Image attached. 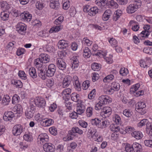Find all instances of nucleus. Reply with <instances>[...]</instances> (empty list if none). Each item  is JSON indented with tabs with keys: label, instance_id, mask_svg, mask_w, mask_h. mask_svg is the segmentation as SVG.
Here are the masks:
<instances>
[{
	"label": "nucleus",
	"instance_id": "1",
	"mask_svg": "<svg viewBox=\"0 0 152 152\" xmlns=\"http://www.w3.org/2000/svg\"><path fill=\"white\" fill-rule=\"evenodd\" d=\"M34 103L33 102H31L30 103L29 107L26 111L25 115L26 117L28 119L31 118L33 117L35 112V107L34 105Z\"/></svg>",
	"mask_w": 152,
	"mask_h": 152
},
{
	"label": "nucleus",
	"instance_id": "2",
	"mask_svg": "<svg viewBox=\"0 0 152 152\" xmlns=\"http://www.w3.org/2000/svg\"><path fill=\"white\" fill-rule=\"evenodd\" d=\"M33 102H34V104H35L38 107L43 108L45 106L46 102L42 97H37Z\"/></svg>",
	"mask_w": 152,
	"mask_h": 152
},
{
	"label": "nucleus",
	"instance_id": "3",
	"mask_svg": "<svg viewBox=\"0 0 152 152\" xmlns=\"http://www.w3.org/2000/svg\"><path fill=\"white\" fill-rule=\"evenodd\" d=\"M145 107L146 105L145 102H139L137 103V106L136 105L135 109L138 112L143 115L146 113L145 109Z\"/></svg>",
	"mask_w": 152,
	"mask_h": 152
},
{
	"label": "nucleus",
	"instance_id": "4",
	"mask_svg": "<svg viewBox=\"0 0 152 152\" xmlns=\"http://www.w3.org/2000/svg\"><path fill=\"white\" fill-rule=\"evenodd\" d=\"M56 69V66L53 64H49L48 67V69L46 70V75L48 77L53 76L54 74Z\"/></svg>",
	"mask_w": 152,
	"mask_h": 152
},
{
	"label": "nucleus",
	"instance_id": "5",
	"mask_svg": "<svg viewBox=\"0 0 152 152\" xmlns=\"http://www.w3.org/2000/svg\"><path fill=\"white\" fill-rule=\"evenodd\" d=\"M39 121L41 124L44 126H49L54 123L53 120L50 118H40Z\"/></svg>",
	"mask_w": 152,
	"mask_h": 152
},
{
	"label": "nucleus",
	"instance_id": "6",
	"mask_svg": "<svg viewBox=\"0 0 152 152\" xmlns=\"http://www.w3.org/2000/svg\"><path fill=\"white\" fill-rule=\"evenodd\" d=\"M16 31L21 34H24L26 32V26L22 23L18 24L16 26Z\"/></svg>",
	"mask_w": 152,
	"mask_h": 152
},
{
	"label": "nucleus",
	"instance_id": "7",
	"mask_svg": "<svg viewBox=\"0 0 152 152\" xmlns=\"http://www.w3.org/2000/svg\"><path fill=\"white\" fill-rule=\"evenodd\" d=\"M99 99L100 102L103 104H106L111 103L112 100V98L108 95H102L99 96Z\"/></svg>",
	"mask_w": 152,
	"mask_h": 152
},
{
	"label": "nucleus",
	"instance_id": "8",
	"mask_svg": "<svg viewBox=\"0 0 152 152\" xmlns=\"http://www.w3.org/2000/svg\"><path fill=\"white\" fill-rule=\"evenodd\" d=\"M23 130V127L20 124L15 125L13 128V134L15 136L19 135L22 132Z\"/></svg>",
	"mask_w": 152,
	"mask_h": 152
},
{
	"label": "nucleus",
	"instance_id": "9",
	"mask_svg": "<svg viewBox=\"0 0 152 152\" xmlns=\"http://www.w3.org/2000/svg\"><path fill=\"white\" fill-rule=\"evenodd\" d=\"M57 66L61 70H64L66 68V65L65 62L61 58H57L56 60Z\"/></svg>",
	"mask_w": 152,
	"mask_h": 152
},
{
	"label": "nucleus",
	"instance_id": "10",
	"mask_svg": "<svg viewBox=\"0 0 152 152\" xmlns=\"http://www.w3.org/2000/svg\"><path fill=\"white\" fill-rule=\"evenodd\" d=\"M71 92L72 90L70 88H67L64 90L62 93L64 99L65 100H66V99L69 100L70 98Z\"/></svg>",
	"mask_w": 152,
	"mask_h": 152
},
{
	"label": "nucleus",
	"instance_id": "11",
	"mask_svg": "<svg viewBox=\"0 0 152 152\" xmlns=\"http://www.w3.org/2000/svg\"><path fill=\"white\" fill-rule=\"evenodd\" d=\"M58 46L60 49H66L69 46L68 42L64 39L60 40L58 43Z\"/></svg>",
	"mask_w": 152,
	"mask_h": 152
},
{
	"label": "nucleus",
	"instance_id": "12",
	"mask_svg": "<svg viewBox=\"0 0 152 152\" xmlns=\"http://www.w3.org/2000/svg\"><path fill=\"white\" fill-rule=\"evenodd\" d=\"M43 148L47 152H53L54 151V145L50 143H45L43 145Z\"/></svg>",
	"mask_w": 152,
	"mask_h": 152
},
{
	"label": "nucleus",
	"instance_id": "13",
	"mask_svg": "<svg viewBox=\"0 0 152 152\" xmlns=\"http://www.w3.org/2000/svg\"><path fill=\"white\" fill-rule=\"evenodd\" d=\"M72 77L69 75L66 76L62 82V86L64 88L68 87L71 83Z\"/></svg>",
	"mask_w": 152,
	"mask_h": 152
},
{
	"label": "nucleus",
	"instance_id": "14",
	"mask_svg": "<svg viewBox=\"0 0 152 152\" xmlns=\"http://www.w3.org/2000/svg\"><path fill=\"white\" fill-rule=\"evenodd\" d=\"M14 116V114L12 111L5 112L4 114L3 118L5 121H7L12 120V118Z\"/></svg>",
	"mask_w": 152,
	"mask_h": 152
},
{
	"label": "nucleus",
	"instance_id": "15",
	"mask_svg": "<svg viewBox=\"0 0 152 152\" xmlns=\"http://www.w3.org/2000/svg\"><path fill=\"white\" fill-rule=\"evenodd\" d=\"M138 8V5L131 4L127 7L126 11L128 13L132 14L135 12Z\"/></svg>",
	"mask_w": 152,
	"mask_h": 152
},
{
	"label": "nucleus",
	"instance_id": "16",
	"mask_svg": "<svg viewBox=\"0 0 152 152\" xmlns=\"http://www.w3.org/2000/svg\"><path fill=\"white\" fill-rule=\"evenodd\" d=\"M85 109V106L81 103H79L77 104L76 112L79 115H80L83 113Z\"/></svg>",
	"mask_w": 152,
	"mask_h": 152
},
{
	"label": "nucleus",
	"instance_id": "17",
	"mask_svg": "<svg viewBox=\"0 0 152 152\" xmlns=\"http://www.w3.org/2000/svg\"><path fill=\"white\" fill-rule=\"evenodd\" d=\"M50 7L52 9L57 10L59 7L58 0H50Z\"/></svg>",
	"mask_w": 152,
	"mask_h": 152
},
{
	"label": "nucleus",
	"instance_id": "18",
	"mask_svg": "<svg viewBox=\"0 0 152 152\" xmlns=\"http://www.w3.org/2000/svg\"><path fill=\"white\" fill-rule=\"evenodd\" d=\"M21 18L22 19L29 22L31 19L32 15L29 14L28 12H24L22 13V14L21 15Z\"/></svg>",
	"mask_w": 152,
	"mask_h": 152
},
{
	"label": "nucleus",
	"instance_id": "19",
	"mask_svg": "<svg viewBox=\"0 0 152 152\" xmlns=\"http://www.w3.org/2000/svg\"><path fill=\"white\" fill-rule=\"evenodd\" d=\"M39 57L42 61V63H46L50 61V56L47 54L42 53L39 56Z\"/></svg>",
	"mask_w": 152,
	"mask_h": 152
},
{
	"label": "nucleus",
	"instance_id": "20",
	"mask_svg": "<svg viewBox=\"0 0 152 152\" xmlns=\"http://www.w3.org/2000/svg\"><path fill=\"white\" fill-rule=\"evenodd\" d=\"M49 137L46 133H44L40 134L38 137L37 140H40L42 143L48 141Z\"/></svg>",
	"mask_w": 152,
	"mask_h": 152
},
{
	"label": "nucleus",
	"instance_id": "21",
	"mask_svg": "<svg viewBox=\"0 0 152 152\" xmlns=\"http://www.w3.org/2000/svg\"><path fill=\"white\" fill-rule=\"evenodd\" d=\"M132 136L137 140L141 139L143 137V135L140 131H135L131 133Z\"/></svg>",
	"mask_w": 152,
	"mask_h": 152
},
{
	"label": "nucleus",
	"instance_id": "22",
	"mask_svg": "<svg viewBox=\"0 0 152 152\" xmlns=\"http://www.w3.org/2000/svg\"><path fill=\"white\" fill-rule=\"evenodd\" d=\"M102 112L105 117H109L112 113L111 108L108 106L104 107L102 109Z\"/></svg>",
	"mask_w": 152,
	"mask_h": 152
},
{
	"label": "nucleus",
	"instance_id": "23",
	"mask_svg": "<svg viewBox=\"0 0 152 152\" xmlns=\"http://www.w3.org/2000/svg\"><path fill=\"white\" fill-rule=\"evenodd\" d=\"M133 147L135 152H141L142 151L141 145L138 143H134L133 144Z\"/></svg>",
	"mask_w": 152,
	"mask_h": 152
},
{
	"label": "nucleus",
	"instance_id": "24",
	"mask_svg": "<svg viewBox=\"0 0 152 152\" xmlns=\"http://www.w3.org/2000/svg\"><path fill=\"white\" fill-rule=\"evenodd\" d=\"M146 133L150 136H152V123L149 122L146 125Z\"/></svg>",
	"mask_w": 152,
	"mask_h": 152
},
{
	"label": "nucleus",
	"instance_id": "25",
	"mask_svg": "<svg viewBox=\"0 0 152 152\" xmlns=\"http://www.w3.org/2000/svg\"><path fill=\"white\" fill-rule=\"evenodd\" d=\"M96 132V130H94L92 128H90V129H88V132L87 135L88 137L89 138H93L94 136L95 135Z\"/></svg>",
	"mask_w": 152,
	"mask_h": 152
},
{
	"label": "nucleus",
	"instance_id": "26",
	"mask_svg": "<svg viewBox=\"0 0 152 152\" xmlns=\"http://www.w3.org/2000/svg\"><path fill=\"white\" fill-rule=\"evenodd\" d=\"M88 14L91 16H94L98 12L99 9L96 7H94L90 8Z\"/></svg>",
	"mask_w": 152,
	"mask_h": 152
},
{
	"label": "nucleus",
	"instance_id": "27",
	"mask_svg": "<svg viewBox=\"0 0 152 152\" xmlns=\"http://www.w3.org/2000/svg\"><path fill=\"white\" fill-rule=\"evenodd\" d=\"M29 74L31 77L33 79L36 78L37 77V74L35 69L31 67L29 70Z\"/></svg>",
	"mask_w": 152,
	"mask_h": 152
},
{
	"label": "nucleus",
	"instance_id": "28",
	"mask_svg": "<svg viewBox=\"0 0 152 152\" xmlns=\"http://www.w3.org/2000/svg\"><path fill=\"white\" fill-rule=\"evenodd\" d=\"M149 34L150 33L149 31L143 30L138 35V36L140 39H142V38H148Z\"/></svg>",
	"mask_w": 152,
	"mask_h": 152
},
{
	"label": "nucleus",
	"instance_id": "29",
	"mask_svg": "<svg viewBox=\"0 0 152 152\" xmlns=\"http://www.w3.org/2000/svg\"><path fill=\"white\" fill-rule=\"evenodd\" d=\"M91 55V52L89 49L86 47L83 50V56L85 58H88Z\"/></svg>",
	"mask_w": 152,
	"mask_h": 152
},
{
	"label": "nucleus",
	"instance_id": "30",
	"mask_svg": "<svg viewBox=\"0 0 152 152\" xmlns=\"http://www.w3.org/2000/svg\"><path fill=\"white\" fill-rule=\"evenodd\" d=\"M111 87L115 91H117L120 89V86L118 83L113 82L111 84Z\"/></svg>",
	"mask_w": 152,
	"mask_h": 152
},
{
	"label": "nucleus",
	"instance_id": "31",
	"mask_svg": "<svg viewBox=\"0 0 152 152\" xmlns=\"http://www.w3.org/2000/svg\"><path fill=\"white\" fill-rule=\"evenodd\" d=\"M9 13L7 12L4 11L1 14V17L2 20H7L9 18Z\"/></svg>",
	"mask_w": 152,
	"mask_h": 152
},
{
	"label": "nucleus",
	"instance_id": "32",
	"mask_svg": "<svg viewBox=\"0 0 152 152\" xmlns=\"http://www.w3.org/2000/svg\"><path fill=\"white\" fill-rule=\"evenodd\" d=\"M10 100V97L8 95H6L3 98L2 102L4 105L8 104Z\"/></svg>",
	"mask_w": 152,
	"mask_h": 152
},
{
	"label": "nucleus",
	"instance_id": "33",
	"mask_svg": "<svg viewBox=\"0 0 152 152\" xmlns=\"http://www.w3.org/2000/svg\"><path fill=\"white\" fill-rule=\"evenodd\" d=\"M12 84L15 85L16 87L21 88L23 86V84L21 81L19 80H12L11 81Z\"/></svg>",
	"mask_w": 152,
	"mask_h": 152
},
{
	"label": "nucleus",
	"instance_id": "34",
	"mask_svg": "<svg viewBox=\"0 0 152 152\" xmlns=\"http://www.w3.org/2000/svg\"><path fill=\"white\" fill-rule=\"evenodd\" d=\"M110 129L112 131L118 132L120 130L119 127L117 125L111 124L109 127Z\"/></svg>",
	"mask_w": 152,
	"mask_h": 152
},
{
	"label": "nucleus",
	"instance_id": "35",
	"mask_svg": "<svg viewBox=\"0 0 152 152\" xmlns=\"http://www.w3.org/2000/svg\"><path fill=\"white\" fill-rule=\"evenodd\" d=\"M67 139L68 140H73L76 136V134L75 133H73L71 130L68 132V133L67 135Z\"/></svg>",
	"mask_w": 152,
	"mask_h": 152
},
{
	"label": "nucleus",
	"instance_id": "36",
	"mask_svg": "<svg viewBox=\"0 0 152 152\" xmlns=\"http://www.w3.org/2000/svg\"><path fill=\"white\" fill-rule=\"evenodd\" d=\"M70 97L71 99L74 102H77L79 101V95L76 93H72Z\"/></svg>",
	"mask_w": 152,
	"mask_h": 152
},
{
	"label": "nucleus",
	"instance_id": "37",
	"mask_svg": "<svg viewBox=\"0 0 152 152\" xmlns=\"http://www.w3.org/2000/svg\"><path fill=\"white\" fill-rule=\"evenodd\" d=\"M101 68V65L100 64L97 63H94L91 65V68L94 71H97L100 70Z\"/></svg>",
	"mask_w": 152,
	"mask_h": 152
},
{
	"label": "nucleus",
	"instance_id": "38",
	"mask_svg": "<svg viewBox=\"0 0 152 152\" xmlns=\"http://www.w3.org/2000/svg\"><path fill=\"white\" fill-rule=\"evenodd\" d=\"M114 78V76L112 74L108 75L106 76L103 79V81L105 82H110L111 80L113 79Z\"/></svg>",
	"mask_w": 152,
	"mask_h": 152
},
{
	"label": "nucleus",
	"instance_id": "39",
	"mask_svg": "<svg viewBox=\"0 0 152 152\" xmlns=\"http://www.w3.org/2000/svg\"><path fill=\"white\" fill-rule=\"evenodd\" d=\"M100 123V120L97 118L92 119L91 120V123L92 124L96 125L98 128L99 127Z\"/></svg>",
	"mask_w": 152,
	"mask_h": 152
},
{
	"label": "nucleus",
	"instance_id": "40",
	"mask_svg": "<svg viewBox=\"0 0 152 152\" xmlns=\"http://www.w3.org/2000/svg\"><path fill=\"white\" fill-rule=\"evenodd\" d=\"M140 86V84L139 83H137L133 86L130 89V92L132 94H133L138 90Z\"/></svg>",
	"mask_w": 152,
	"mask_h": 152
},
{
	"label": "nucleus",
	"instance_id": "41",
	"mask_svg": "<svg viewBox=\"0 0 152 152\" xmlns=\"http://www.w3.org/2000/svg\"><path fill=\"white\" fill-rule=\"evenodd\" d=\"M109 124V122L107 121H102V122L100 121L99 128H105L108 126Z\"/></svg>",
	"mask_w": 152,
	"mask_h": 152
},
{
	"label": "nucleus",
	"instance_id": "42",
	"mask_svg": "<svg viewBox=\"0 0 152 152\" xmlns=\"http://www.w3.org/2000/svg\"><path fill=\"white\" fill-rule=\"evenodd\" d=\"M64 19V17L63 16H60L57 19H56L54 21V23L55 24L60 25L63 22Z\"/></svg>",
	"mask_w": 152,
	"mask_h": 152
},
{
	"label": "nucleus",
	"instance_id": "43",
	"mask_svg": "<svg viewBox=\"0 0 152 152\" xmlns=\"http://www.w3.org/2000/svg\"><path fill=\"white\" fill-rule=\"evenodd\" d=\"M73 85L75 89L78 91H80L81 90L80 83L77 80H76L73 83Z\"/></svg>",
	"mask_w": 152,
	"mask_h": 152
},
{
	"label": "nucleus",
	"instance_id": "44",
	"mask_svg": "<svg viewBox=\"0 0 152 152\" xmlns=\"http://www.w3.org/2000/svg\"><path fill=\"white\" fill-rule=\"evenodd\" d=\"M149 122L148 119H143L138 124V126L140 127H141L142 126L145 125V124L147 125Z\"/></svg>",
	"mask_w": 152,
	"mask_h": 152
},
{
	"label": "nucleus",
	"instance_id": "45",
	"mask_svg": "<svg viewBox=\"0 0 152 152\" xmlns=\"http://www.w3.org/2000/svg\"><path fill=\"white\" fill-rule=\"evenodd\" d=\"M93 108L91 107H88L86 110V115L88 117H90L93 115Z\"/></svg>",
	"mask_w": 152,
	"mask_h": 152
},
{
	"label": "nucleus",
	"instance_id": "46",
	"mask_svg": "<svg viewBox=\"0 0 152 152\" xmlns=\"http://www.w3.org/2000/svg\"><path fill=\"white\" fill-rule=\"evenodd\" d=\"M19 97L17 95L15 94L12 97V103L14 104H17L19 102Z\"/></svg>",
	"mask_w": 152,
	"mask_h": 152
},
{
	"label": "nucleus",
	"instance_id": "47",
	"mask_svg": "<svg viewBox=\"0 0 152 152\" xmlns=\"http://www.w3.org/2000/svg\"><path fill=\"white\" fill-rule=\"evenodd\" d=\"M120 74L123 76H126L128 73V71L127 68H121L119 71Z\"/></svg>",
	"mask_w": 152,
	"mask_h": 152
},
{
	"label": "nucleus",
	"instance_id": "48",
	"mask_svg": "<svg viewBox=\"0 0 152 152\" xmlns=\"http://www.w3.org/2000/svg\"><path fill=\"white\" fill-rule=\"evenodd\" d=\"M93 56L95 55L96 56H99L100 57H103L104 58L106 55V53L103 52L102 51H100L96 53H92Z\"/></svg>",
	"mask_w": 152,
	"mask_h": 152
},
{
	"label": "nucleus",
	"instance_id": "49",
	"mask_svg": "<svg viewBox=\"0 0 152 152\" xmlns=\"http://www.w3.org/2000/svg\"><path fill=\"white\" fill-rule=\"evenodd\" d=\"M18 75L22 79L25 80L27 79L26 75L23 71H19Z\"/></svg>",
	"mask_w": 152,
	"mask_h": 152
},
{
	"label": "nucleus",
	"instance_id": "50",
	"mask_svg": "<svg viewBox=\"0 0 152 152\" xmlns=\"http://www.w3.org/2000/svg\"><path fill=\"white\" fill-rule=\"evenodd\" d=\"M49 131L51 134L54 135H56L57 134V129L54 126L49 128Z\"/></svg>",
	"mask_w": 152,
	"mask_h": 152
},
{
	"label": "nucleus",
	"instance_id": "51",
	"mask_svg": "<svg viewBox=\"0 0 152 152\" xmlns=\"http://www.w3.org/2000/svg\"><path fill=\"white\" fill-rule=\"evenodd\" d=\"M14 108L16 110L17 113L20 114L22 112V107L21 106L20 104H18L17 106H15Z\"/></svg>",
	"mask_w": 152,
	"mask_h": 152
},
{
	"label": "nucleus",
	"instance_id": "52",
	"mask_svg": "<svg viewBox=\"0 0 152 152\" xmlns=\"http://www.w3.org/2000/svg\"><path fill=\"white\" fill-rule=\"evenodd\" d=\"M83 44H86L88 46H90L92 44V42L89 39H87V38H84L82 41Z\"/></svg>",
	"mask_w": 152,
	"mask_h": 152
},
{
	"label": "nucleus",
	"instance_id": "53",
	"mask_svg": "<svg viewBox=\"0 0 152 152\" xmlns=\"http://www.w3.org/2000/svg\"><path fill=\"white\" fill-rule=\"evenodd\" d=\"M38 76L41 78L42 80H45V72L42 69L38 70Z\"/></svg>",
	"mask_w": 152,
	"mask_h": 152
},
{
	"label": "nucleus",
	"instance_id": "54",
	"mask_svg": "<svg viewBox=\"0 0 152 152\" xmlns=\"http://www.w3.org/2000/svg\"><path fill=\"white\" fill-rule=\"evenodd\" d=\"M60 26H56L55 27L52 28L49 30V32L52 33L53 32H57L60 30Z\"/></svg>",
	"mask_w": 152,
	"mask_h": 152
},
{
	"label": "nucleus",
	"instance_id": "55",
	"mask_svg": "<svg viewBox=\"0 0 152 152\" xmlns=\"http://www.w3.org/2000/svg\"><path fill=\"white\" fill-rule=\"evenodd\" d=\"M114 121L117 124L121 125V120L120 117L118 115H116L115 118L113 119Z\"/></svg>",
	"mask_w": 152,
	"mask_h": 152
},
{
	"label": "nucleus",
	"instance_id": "56",
	"mask_svg": "<svg viewBox=\"0 0 152 152\" xmlns=\"http://www.w3.org/2000/svg\"><path fill=\"white\" fill-rule=\"evenodd\" d=\"M125 149L126 152H132L134 150L133 145L132 146L129 144L126 145Z\"/></svg>",
	"mask_w": 152,
	"mask_h": 152
},
{
	"label": "nucleus",
	"instance_id": "57",
	"mask_svg": "<svg viewBox=\"0 0 152 152\" xmlns=\"http://www.w3.org/2000/svg\"><path fill=\"white\" fill-rule=\"evenodd\" d=\"M90 81L86 80L83 82V88L84 90H86L90 86Z\"/></svg>",
	"mask_w": 152,
	"mask_h": 152
},
{
	"label": "nucleus",
	"instance_id": "58",
	"mask_svg": "<svg viewBox=\"0 0 152 152\" xmlns=\"http://www.w3.org/2000/svg\"><path fill=\"white\" fill-rule=\"evenodd\" d=\"M143 52L146 53L150 55L152 54V48L147 47L144 48L143 50Z\"/></svg>",
	"mask_w": 152,
	"mask_h": 152
},
{
	"label": "nucleus",
	"instance_id": "59",
	"mask_svg": "<svg viewBox=\"0 0 152 152\" xmlns=\"http://www.w3.org/2000/svg\"><path fill=\"white\" fill-rule=\"evenodd\" d=\"M96 90L94 89L91 91L88 95V98L89 99H92L94 98L95 95Z\"/></svg>",
	"mask_w": 152,
	"mask_h": 152
},
{
	"label": "nucleus",
	"instance_id": "60",
	"mask_svg": "<svg viewBox=\"0 0 152 152\" xmlns=\"http://www.w3.org/2000/svg\"><path fill=\"white\" fill-rule=\"evenodd\" d=\"M79 125L82 127L84 128H86L87 126V123L85 121L81 120L79 121Z\"/></svg>",
	"mask_w": 152,
	"mask_h": 152
},
{
	"label": "nucleus",
	"instance_id": "61",
	"mask_svg": "<svg viewBox=\"0 0 152 152\" xmlns=\"http://www.w3.org/2000/svg\"><path fill=\"white\" fill-rule=\"evenodd\" d=\"M54 84V79L51 78L50 79H48L47 83V85L48 87H52Z\"/></svg>",
	"mask_w": 152,
	"mask_h": 152
},
{
	"label": "nucleus",
	"instance_id": "62",
	"mask_svg": "<svg viewBox=\"0 0 152 152\" xmlns=\"http://www.w3.org/2000/svg\"><path fill=\"white\" fill-rule=\"evenodd\" d=\"M109 42L111 45L113 47H115L117 45V42L116 39L113 38H111L109 40Z\"/></svg>",
	"mask_w": 152,
	"mask_h": 152
},
{
	"label": "nucleus",
	"instance_id": "63",
	"mask_svg": "<svg viewBox=\"0 0 152 152\" xmlns=\"http://www.w3.org/2000/svg\"><path fill=\"white\" fill-rule=\"evenodd\" d=\"M12 13L14 17H17L20 15L21 17V15L22 13L19 11L15 9H13L12 11Z\"/></svg>",
	"mask_w": 152,
	"mask_h": 152
},
{
	"label": "nucleus",
	"instance_id": "64",
	"mask_svg": "<svg viewBox=\"0 0 152 152\" xmlns=\"http://www.w3.org/2000/svg\"><path fill=\"white\" fill-rule=\"evenodd\" d=\"M145 145L150 148H152V140H145L144 141Z\"/></svg>",
	"mask_w": 152,
	"mask_h": 152
}]
</instances>
